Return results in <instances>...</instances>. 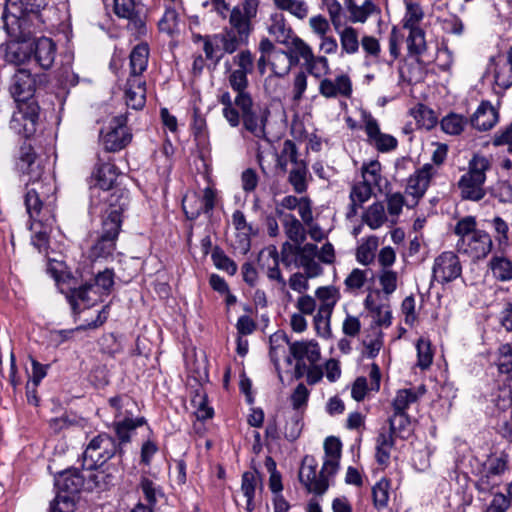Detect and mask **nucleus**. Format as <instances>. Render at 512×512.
I'll use <instances>...</instances> for the list:
<instances>
[{
  "instance_id": "nucleus-1",
  "label": "nucleus",
  "mask_w": 512,
  "mask_h": 512,
  "mask_svg": "<svg viewBox=\"0 0 512 512\" xmlns=\"http://www.w3.org/2000/svg\"><path fill=\"white\" fill-rule=\"evenodd\" d=\"M17 169L28 177L25 206L32 220V244L39 252L45 251L49 241V228L54 222L56 184L47 161L38 157L30 144L19 149Z\"/></svg>"
},
{
  "instance_id": "nucleus-2",
  "label": "nucleus",
  "mask_w": 512,
  "mask_h": 512,
  "mask_svg": "<svg viewBox=\"0 0 512 512\" xmlns=\"http://www.w3.org/2000/svg\"><path fill=\"white\" fill-rule=\"evenodd\" d=\"M114 277V271L106 268L99 271L92 281L71 289L66 297L73 311L78 310L80 303L88 308L99 301L103 295H109L114 286Z\"/></svg>"
},
{
  "instance_id": "nucleus-3",
  "label": "nucleus",
  "mask_w": 512,
  "mask_h": 512,
  "mask_svg": "<svg viewBox=\"0 0 512 512\" xmlns=\"http://www.w3.org/2000/svg\"><path fill=\"white\" fill-rule=\"evenodd\" d=\"M491 162L482 155H474L469 161L468 171L459 180V188L463 199L479 201L485 196L483 185L486 172L490 170Z\"/></svg>"
},
{
  "instance_id": "nucleus-4",
  "label": "nucleus",
  "mask_w": 512,
  "mask_h": 512,
  "mask_svg": "<svg viewBox=\"0 0 512 512\" xmlns=\"http://www.w3.org/2000/svg\"><path fill=\"white\" fill-rule=\"evenodd\" d=\"M243 128L258 139L268 140L266 126L270 116L267 107L255 106L251 95L235 97Z\"/></svg>"
},
{
  "instance_id": "nucleus-5",
  "label": "nucleus",
  "mask_w": 512,
  "mask_h": 512,
  "mask_svg": "<svg viewBox=\"0 0 512 512\" xmlns=\"http://www.w3.org/2000/svg\"><path fill=\"white\" fill-rule=\"evenodd\" d=\"M108 207L103 213L101 236L117 240L121 224L122 214L129 205V193L125 190H115L108 199Z\"/></svg>"
},
{
  "instance_id": "nucleus-6",
  "label": "nucleus",
  "mask_w": 512,
  "mask_h": 512,
  "mask_svg": "<svg viewBox=\"0 0 512 512\" xmlns=\"http://www.w3.org/2000/svg\"><path fill=\"white\" fill-rule=\"evenodd\" d=\"M117 453L122 455L123 450L117 445V441L107 433H100L90 440L83 452V465L96 468L103 465Z\"/></svg>"
},
{
  "instance_id": "nucleus-7",
  "label": "nucleus",
  "mask_w": 512,
  "mask_h": 512,
  "mask_svg": "<svg viewBox=\"0 0 512 512\" xmlns=\"http://www.w3.org/2000/svg\"><path fill=\"white\" fill-rule=\"evenodd\" d=\"M43 75L36 76L25 68H18L11 78L9 91L17 104L36 102L33 99L38 83H41Z\"/></svg>"
},
{
  "instance_id": "nucleus-8",
  "label": "nucleus",
  "mask_w": 512,
  "mask_h": 512,
  "mask_svg": "<svg viewBox=\"0 0 512 512\" xmlns=\"http://www.w3.org/2000/svg\"><path fill=\"white\" fill-rule=\"evenodd\" d=\"M127 115L120 114L110 121L109 131L101 133V142L107 152H118L132 141V133L127 126Z\"/></svg>"
},
{
  "instance_id": "nucleus-9",
  "label": "nucleus",
  "mask_w": 512,
  "mask_h": 512,
  "mask_svg": "<svg viewBox=\"0 0 512 512\" xmlns=\"http://www.w3.org/2000/svg\"><path fill=\"white\" fill-rule=\"evenodd\" d=\"M317 461L313 456L306 455L301 464L299 471V481L303 484L308 492L322 495L329 487L328 473L323 472V467L317 473Z\"/></svg>"
},
{
  "instance_id": "nucleus-10",
  "label": "nucleus",
  "mask_w": 512,
  "mask_h": 512,
  "mask_svg": "<svg viewBox=\"0 0 512 512\" xmlns=\"http://www.w3.org/2000/svg\"><path fill=\"white\" fill-rule=\"evenodd\" d=\"M362 123L367 136L366 142L375 150L388 153L397 148L398 140L390 134L381 132L379 122L370 113H363Z\"/></svg>"
},
{
  "instance_id": "nucleus-11",
  "label": "nucleus",
  "mask_w": 512,
  "mask_h": 512,
  "mask_svg": "<svg viewBox=\"0 0 512 512\" xmlns=\"http://www.w3.org/2000/svg\"><path fill=\"white\" fill-rule=\"evenodd\" d=\"M39 118V106L36 102L17 104V110L10 120V128L25 138L30 137L36 131Z\"/></svg>"
},
{
  "instance_id": "nucleus-12",
  "label": "nucleus",
  "mask_w": 512,
  "mask_h": 512,
  "mask_svg": "<svg viewBox=\"0 0 512 512\" xmlns=\"http://www.w3.org/2000/svg\"><path fill=\"white\" fill-rule=\"evenodd\" d=\"M507 469V461L502 457H491L484 464L475 482L479 493L488 494L501 483V476Z\"/></svg>"
},
{
  "instance_id": "nucleus-13",
  "label": "nucleus",
  "mask_w": 512,
  "mask_h": 512,
  "mask_svg": "<svg viewBox=\"0 0 512 512\" xmlns=\"http://www.w3.org/2000/svg\"><path fill=\"white\" fill-rule=\"evenodd\" d=\"M433 278L439 283H449L462 274L459 257L452 251H445L435 258L432 268Z\"/></svg>"
},
{
  "instance_id": "nucleus-14",
  "label": "nucleus",
  "mask_w": 512,
  "mask_h": 512,
  "mask_svg": "<svg viewBox=\"0 0 512 512\" xmlns=\"http://www.w3.org/2000/svg\"><path fill=\"white\" fill-rule=\"evenodd\" d=\"M456 247L458 252L468 255L473 260H480L491 252L492 239L487 232L480 230L466 239H458Z\"/></svg>"
},
{
  "instance_id": "nucleus-15",
  "label": "nucleus",
  "mask_w": 512,
  "mask_h": 512,
  "mask_svg": "<svg viewBox=\"0 0 512 512\" xmlns=\"http://www.w3.org/2000/svg\"><path fill=\"white\" fill-rule=\"evenodd\" d=\"M55 486L59 493L73 497L82 489L87 490L86 472L83 471V463L81 469L72 468L59 473L55 478Z\"/></svg>"
},
{
  "instance_id": "nucleus-16",
  "label": "nucleus",
  "mask_w": 512,
  "mask_h": 512,
  "mask_svg": "<svg viewBox=\"0 0 512 512\" xmlns=\"http://www.w3.org/2000/svg\"><path fill=\"white\" fill-rule=\"evenodd\" d=\"M48 4V0H9L6 5V9L3 12L2 20L3 27L8 34H10V27L8 24L9 16L6 11L11 12V18L13 21L18 20L20 17L27 14H37L41 9H43Z\"/></svg>"
},
{
  "instance_id": "nucleus-17",
  "label": "nucleus",
  "mask_w": 512,
  "mask_h": 512,
  "mask_svg": "<svg viewBox=\"0 0 512 512\" xmlns=\"http://www.w3.org/2000/svg\"><path fill=\"white\" fill-rule=\"evenodd\" d=\"M294 253L296 255L295 265L302 267L307 277L315 278L322 274V267L315 261L317 245L306 243L303 246H296L294 247Z\"/></svg>"
},
{
  "instance_id": "nucleus-18",
  "label": "nucleus",
  "mask_w": 512,
  "mask_h": 512,
  "mask_svg": "<svg viewBox=\"0 0 512 512\" xmlns=\"http://www.w3.org/2000/svg\"><path fill=\"white\" fill-rule=\"evenodd\" d=\"M34 61L42 69H50L57 55V47L55 42L48 37H40L35 39L30 47Z\"/></svg>"
},
{
  "instance_id": "nucleus-19",
  "label": "nucleus",
  "mask_w": 512,
  "mask_h": 512,
  "mask_svg": "<svg viewBox=\"0 0 512 512\" xmlns=\"http://www.w3.org/2000/svg\"><path fill=\"white\" fill-rule=\"evenodd\" d=\"M434 173L433 165L427 163L408 178L406 193L413 197L414 204L425 194Z\"/></svg>"
},
{
  "instance_id": "nucleus-20",
  "label": "nucleus",
  "mask_w": 512,
  "mask_h": 512,
  "mask_svg": "<svg viewBox=\"0 0 512 512\" xmlns=\"http://www.w3.org/2000/svg\"><path fill=\"white\" fill-rule=\"evenodd\" d=\"M319 93L325 98H349L352 94L351 79L346 74H341L335 79L324 78L320 81Z\"/></svg>"
},
{
  "instance_id": "nucleus-21",
  "label": "nucleus",
  "mask_w": 512,
  "mask_h": 512,
  "mask_svg": "<svg viewBox=\"0 0 512 512\" xmlns=\"http://www.w3.org/2000/svg\"><path fill=\"white\" fill-rule=\"evenodd\" d=\"M273 76H269L265 80V89L269 93H274L275 89L271 90V84L276 81V78L286 76L294 65L287 51L278 50L273 51L268 59Z\"/></svg>"
},
{
  "instance_id": "nucleus-22",
  "label": "nucleus",
  "mask_w": 512,
  "mask_h": 512,
  "mask_svg": "<svg viewBox=\"0 0 512 512\" xmlns=\"http://www.w3.org/2000/svg\"><path fill=\"white\" fill-rule=\"evenodd\" d=\"M126 104L128 107L140 110L146 103V81L142 76L129 77L125 90Z\"/></svg>"
},
{
  "instance_id": "nucleus-23",
  "label": "nucleus",
  "mask_w": 512,
  "mask_h": 512,
  "mask_svg": "<svg viewBox=\"0 0 512 512\" xmlns=\"http://www.w3.org/2000/svg\"><path fill=\"white\" fill-rule=\"evenodd\" d=\"M490 65L494 66V82L501 90L512 86V47L507 52V57L490 59Z\"/></svg>"
},
{
  "instance_id": "nucleus-24",
  "label": "nucleus",
  "mask_w": 512,
  "mask_h": 512,
  "mask_svg": "<svg viewBox=\"0 0 512 512\" xmlns=\"http://www.w3.org/2000/svg\"><path fill=\"white\" fill-rule=\"evenodd\" d=\"M289 351L296 361L308 362L310 365L318 362L321 356L320 347L313 340L292 342Z\"/></svg>"
},
{
  "instance_id": "nucleus-25",
  "label": "nucleus",
  "mask_w": 512,
  "mask_h": 512,
  "mask_svg": "<svg viewBox=\"0 0 512 512\" xmlns=\"http://www.w3.org/2000/svg\"><path fill=\"white\" fill-rule=\"evenodd\" d=\"M276 214L281 217L284 232L293 243L301 244L306 239V230L303 224L291 213H284L281 209H275Z\"/></svg>"
},
{
  "instance_id": "nucleus-26",
  "label": "nucleus",
  "mask_w": 512,
  "mask_h": 512,
  "mask_svg": "<svg viewBox=\"0 0 512 512\" xmlns=\"http://www.w3.org/2000/svg\"><path fill=\"white\" fill-rule=\"evenodd\" d=\"M341 442L334 436L327 437L324 441L325 458L323 472L328 475H335L339 469L341 458Z\"/></svg>"
},
{
  "instance_id": "nucleus-27",
  "label": "nucleus",
  "mask_w": 512,
  "mask_h": 512,
  "mask_svg": "<svg viewBox=\"0 0 512 512\" xmlns=\"http://www.w3.org/2000/svg\"><path fill=\"white\" fill-rule=\"evenodd\" d=\"M145 424L146 419L144 417H124L122 420H115L112 427L118 439V447L122 448L123 445L129 443L136 428Z\"/></svg>"
},
{
  "instance_id": "nucleus-28",
  "label": "nucleus",
  "mask_w": 512,
  "mask_h": 512,
  "mask_svg": "<svg viewBox=\"0 0 512 512\" xmlns=\"http://www.w3.org/2000/svg\"><path fill=\"white\" fill-rule=\"evenodd\" d=\"M498 121V112L489 102H482L471 117V125L480 130L491 129Z\"/></svg>"
},
{
  "instance_id": "nucleus-29",
  "label": "nucleus",
  "mask_w": 512,
  "mask_h": 512,
  "mask_svg": "<svg viewBox=\"0 0 512 512\" xmlns=\"http://www.w3.org/2000/svg\"><path fill=\"white\" fill-rule=\"evenodd\" d=\"M113 10L119 18L127 19L129 27L133 26L137 32L145 29V23L136 12L134 0H114Z\"/></svg>"
},
{
  "instance_id": "nucleus-30",
  "label": "nucleus",
  "mask_w": 512,
  "mask_h": 512,
  "mask_svg": "<svg viewBox=\"0 0 512 512\" xmlns=\"http://www.w3.org/2000/svg\"><path fill=\"white\" fill-rule=\"evenodd\" d=\"M119 176L117 168L112 163H103L96 167L92 175L94 186L104 191H108L114 187Z\"/></svg>"
},
{
  "instance_id": "nucleus-31",
  "label": "nucleus",
  "mask_w": 512,
  "mask_h": 512,
  "mask_svg": "<svg viewBox=\"0 0 512 512\" xmlns=\"http://www.w3.org/2000/svg\"><path fill=\"white\" fill-rule=\"evenodd\" d=\"M315 295L320 302L318 307L320 317L332 315L334 307L340 299L339 290L334 286H323L316 289Z\"/></svg>"
},
{
  "instance_id": "nucleus-32",
  "label": "nucleus",
  "mask_w": 512,
  "mask_h": 512,
  "mask_svg": "<svg viewBox=\"0 0 512 512\" xmlns=\"http://www.w3.org/2000/svg\"><path fill=\"white\" fill-rule=\"evenodd\" d=\"M304 162L306 161L299 158V151L295 142L289 139L285 140L280 153L277 155L276 167L282 172H287L289 163L296 167Z\"/></svg>"
},
{
  "instance_id": "nucleus-33",
  "label": "nucleus",
  "mask_w": 512,
  "mask_h": 512,
  "mask_svg": "<svg viewBox=\"0 0 512 512\" xmlns=\"http://www.w3.org/2000/svg\"><path fill=\"white\" fill-rule=\"evenodd\" d=\"M149 58V47L147 43L136 45L130 53V76H141L146 70Z\"/></svg>"
},
{
  "instance_id": "nucleus-34",
  "label": "nucleus",
  "mask_w": 512,
  "mask_h": 512,
  "mask_svg": "<svg viewBox=\"0 0 512 512\" xmlns=\"http://www.w3.org/2000/svg\"><path fill=\"white\" fill-rule=\"evenodd\" d=\"M362 221L370 229L377 230L385 223L390 222V219L385 212L384 204L381 202H375L365 210L362 215Z\"/></svg>"
},
{
  "instance_id": "nucleus-35",
  "label": "nucleus",
  "mask_w": 512,
  "mask_h": 512,
  "mask_svg": "<svg viewBox=\"0 0 512 512\" xmlns=\"http://www.w3.org/2000/svg\"><path fill=\"white\" fill-rule=\"evenodd\" d=\"M286 47L288 55L295 66L299 64L300 60H303L304 64H306L312 59V55L314 54L312 48L297 35L289 41Z\"/></svg>"
},
{
  "instance_id": "nucleus-36",
  "label": "nucleus",
  "mask_w": 512,
  "mask_h": 512,
  "mask_svg": "<svg viewBox=\"0 0 512 512\" xmlns=\"http://www.w3.org/2000/svg\"><path fill=\"white\" fill-rule=\"evenodd\" d=\"M389 434L402 439L408 438L412 433L411 419L407 413H393L389 417Z\"/></svg>"
},
{
  "instance_id": "nucleus-37",
  "label": "nucleus",
  "mask_w": 512,
  "mask_h": 512,
  "mask_svg": "<svg viewBox=\"0 0 512 512\" xmlns=\"http://www.w3.org/2000/svg\"><path fill=\"white\" fill-rule=\"evenodd\" d=\"M424 394L423 391L415 389H400L392 400L393 413H406L411 404H414Z\"/></svg>"
},
{
  "instance_id": "nucleus-38",
  "label": "nucleus",
  "mask_w": 512,
  "mask_h": 512,
  "mask_svg": "<svg viewBox=\"0 0 512 512\" xmlns=\"http://www.w3.org/2000/svg\"><path fill=\"white\" fill-rule=\"evenodd\" d=\"M99 467L89 468L87 465H83V471L86 472L87 477L88 491L94 489L105 490L112 483V476L99 469Z\"/></svg>"
},
{
  "instance_id": "nucleus-39",
  "label": "nucleus",
  "mask_w": 512,
  "mask_h": 512,
  "mask_svg": "<svg viewBox=\"0 0 512 512\" xmlns=\"http://www.w3.org/2000/svg\"><path fill=\"white\" fill-rule=\"evenodd\" d=\"M269 33L275 37L277 42L285 46L293 39V37L296 36L292 28L287 25L282 15H275L272 18V24L269 26Z\"/></svg>"
},
{
  "instance_id": "nucleus-40",
  "label": "nucleus",
  "mask_w": 512,
  "mask_h": 512,
  "mask_svg": "<svg viewBox=\"0 0 512 512\" xmlns=\"http://www.w3.org/2000/svg\"><path fill=\"white\" fill-rule=\"evenodd\" d=\"M395 445L392 434L381 432L376 439V461L380 465L387 466L390 460V454Z\"/></svg>"
},
{
  "instance_id": "nucleus-41",
  "label": "nucleus",
  "mask_w": 512,
  "mask_h": 512,
  "mask_svg": "<svg viewBox=\"0 0 512 512\" xmlns=\"http://www.w3.org/2000/svg\"><path fill=\"white\" fill-rule=\"evenodd\" d=\"M308 165L306 162L296 166L292 167L289 171L288 175V183L292 186L294 192L297 194H302L306 192L308 188Z\"/></svg>"
},
{
  "instance_id": "nucleus-42",
  "label": "nucleus",
  "mask_w": 512,
  "mask_h": 512,
  "mask_svg": "<svg viewBox=\"0 0 512 512\" xmlns=\"http://www.w3.org/2000/svg\"><path fill=\"white\" fill-rule=\"evenodd\" d=\"M347 10L353 23H365L372 14L378 12L377 6L371 0H366L362 5L349 1Z\"/></svg>"
},
{
  "instance_id": "nucleus-43",
  "label": "nucleus",
  "mask_w": 512,
  "mask_h": 512,
  "mask_svg": "<svg viewBox=\"0 0 512 512\" xmlns=\"http://www.w3.org/2000/svg\"><path fill=\"white\" fill-rule=\"evenodd\" d=\"M183 8L166 6L162 18L158 22L159 30L168 35H173L179 30L180 14Z\"/></svg>"
},
{
  "instance_id": "nucleus-44",
  "label": "nucleus",
  "mask_w": 512,
  "mask_h": 512,
  "mask_svg": "<svg viewBox=\"0 0 512 512\" xmlns=\"http://www.w3.org/2000/svg\"><path fill=\"white\" fill-rule=\"evenodd\" d=\"M219 102L223 105L222 115L229 125L236 128L240 125V113L235 105V98L232 99L229 92H223L219 98Z\"/></svg>"
},
{
  "instance_id": "nucleus-45",
  "label": "nucleus",
  "mask_w": 512,
  "mask_h": 512,
  "mask_svg": "<svg viewBox=\"0 0 512 512\" xmlns=\"http://www.w3.org/2000/svg\"><path fill=\"white\" fill-rule=\"evenodd\" d=\"M493 276L501 282L512 280V261L507 257L494 256L489 263Z\"/></svg>"
},
{
  "instance_id": "nucleus-46",
  "label": "nucleus",
  "mask_w": 512,
  "mask_h": 512,
  "mask_svg": "<svg viewBox=\"0 0 512 512\" xmlns=\"http://www.w3.org/2000/svg\"><path fill=\"white\" fill-rule=\"evenodd\" d=\"M201 40L203 42V51L206 59L213 61L214 64L217 65L224 55L218 34L206 35V37L201 38Z\"/></svg>"
},
{
  "instance_id": "nucleus-47",
  "label": "nucleus",
  "mask_w": 512,
  "mask_h": 512,
  "mask_svg": "<svg viewBox=\"0 0 512 512\" xmlns=\"http://www.w3.org/2000/svg\"><path fill=\"white\" fill-rule=\"evenodd\" d=\"M139 488L149 505L148 508L151 509L156 505L158 500L164 496L161 487L145 476L141 477Z\"/></svg>"
},
{
  "instance_id": "nucleus-48",
  "label": "nucleus",
  "mask_w": 512,
  "mask_h": 512,
  "mask_svg": "<svg viewBox=\"0 0 512 512\" xmlns=\"http://www.w3.org/2000/svg\"><path fill=\"white\" fill-rule=\"evenodd\" d=\"M229 22L232 26L230 31H235L240 37L248 38L251 32V18L241 14L240 7L232 9Z\"/></svg>"
},
{
  "instance_id": "nucleus-49",
  "label": "nucleus",
  "mask_w": 512,
  "mask_h": 512,
  "mask_svg": "<svg viewBox=\"0 0 512 512\" xmlns=\"http://www.w3.org/2000/svg\"><path fill=\"white\" fill-rule=\"evenodd\" d=\"M372 185L362 181L356 183L350 192V200L353 202V214H357V210L363 203L369 200L373 193Z\"/></svg>"
},
{
  "instance_id": "nucleus-50",
  "label": "nucleus",
  "mask_w": 512,
  "mask_h": 512,
  "mask_svg": "<svg viewBox=\"0 0 512 512\" xmlns=\"http://www.w3.org/2000/svg\"><path fill=\"white\" fill-rule=\"evenodd\" d=\"M342 53L355 54L359 50L358 32L351 26L339 31Z\"/></svg>"
},
{
  "instance_id": "nucleus-51",
  "label": "nucleus",
  "mask_w": 512,
  "mask_h": 512,
  "mask_svg": "<svg viewBox=\"0 0 512 512\" xmlns=\"http://www.w3.org/2000/svg\"><path fill=\"white\" fill-rule=\"evenodd\" d=\"M390 481L386 478L380 479L372 487L373 505L377 510L387 507L389 502Z\"/></svg>"
},
{
  "instance_id": "nucleus-52",
  "label": "nucleus",
  "mask_w": 512,
  "mask_h": 512,
  "mask_svg": "<svg viewBox=\"0 0 512 512\" xmlns=\"http://www.w3.org/2000/svg\"><path fill=\"white\" fill-rule=\"evenodd\" d=\"M116 248V240L100 236L98 241L91 247L90 257L94 260L107 259L111 257Z\"/></svg>"
},
{
  "instance_id": "nucleus-53",
  "label": "nucleus",
  "mask_w": 512,
  "mask_h": 512,
  "mask_svg": "<svg viewBox=\"0 0 512 512\" xmlns=\"http://www.w3.org/2000/svg\"><path fill=\"white\" fill-rule=\"evenodd\" d=\"M467 118L457 113H449L441 120V129L450 135H459L467 125Z\"/></svg>"
},
{
  "instance_id": "nucleus-54",
  "label": "nucleus",
  "mask_w": 512,
  "mask_h": 512,
  "mask_svg": "<svg viewBox=\"0 0 512 512\" xmlns=\"http://www.w3.org/2000/svg\"><path fill=\"white\" fill-rule=\"evenodd\" d=\"M407 47L411 55L421 56L426 50L425 34L421 28H409Z\"/></svg>"
},
{
  "instance_id": "nucleus-55",
  "label": "nucleus",
  "mask_w": 512,
  "mask_h": 512,
  "mask_svg": "<svg viewBox=\"0 0 512 512\" xmlns=\"http://www.w3.org/2000/svg\"><path fill=\"white\" fill-rule=\"evenodd\" d=\"M378 244L376 236L368 237L356 250L357 261L363 265H369L375 257Z\"/></svg>"
},
{
  "instance_id": "nucleus-56",
  "label": "nucleus",
  "mask_w": 512,
  "mask_h": 512,
  "mask_svg": "<svg viewBox=\"0 0 512 512\" xmlns=\"http://www.w3.org/2000/svg\"><path fill=\"white\" fill-rule=\"evenodd\" d=\"M248 73L243 72L242 70H230L227 76V80L229 86L232 88L234 92H236L235 97H240L242 95H251L248 91Z\"/></svg>"
},
{
  "instance_id": "nucleus-57",
  "label": "nucleus",
  "mask_w": 512,
  "mask_h": 512,
  "mask_svg": "<svg viewBox=\"0 0 512 512\" xmlns=\"http://www.w3.org/2000/svg\"><path fill=\"white\" fill-rule=\"evenodd\" d=\"M417 349V366L422 369H428L433 362V351L430 340L419 338L416 343Z\"/></svg>"
},
{
  "instance_id": "nucleus-58",
  "label": "nucleus",
  "mask_w": 512,
  "mask_h": 512,
  "mask_svg": "<svg viewBox=\"0 0 512 512\" xmlns=\"http://www.w3.org/2000/svg\"><path fill=\"white\" fill-rule=\"evenodd\" d=\"M369 270L354 268L344 281L345 289L349 293H357L361 290L368 279Z\"/></svg>"
},
{
  "instance_id": "nucleus-59",
  "label": "nucleus",
  "mask_w": 512,
  "mask_h": 512,
  "mask_svg": "<svg viewBox=\"0 0 512 512\" xmlns=\"http://www.w3.org/2000/svg\"><path fill=\"white\" fill-rule=\"evenodd\" d=\"M275 5L301 20L306 18L309 13L308 5L303 0H279L275 2Z\"/></svg>"
},
{
  "instance_id": "nucleus-60",
  "label": "nucleus",
  "mask_w": 512,
  "mask_h": 512,
  "mask_svg": "<svg viewBox=\"0 0 512 512\" xmlns=\"http://www.w3.org/2000/svg\"><path fill=\"white\" fill-rule=\"evenodd\" d=\"M214 206H215V192L210 187H207L204 189L203 196L200 200V207L195 212L189 213L187 211V207H186V199L183 200V209H184L186 215L191 219L196 218L200 213H209L210 211L213 210Z\"/></svg>"
},
{
  "instance_id": "nucleus-61",
  "label": "nucleus",
  "mask_w": 512,
  "mask_h": 512,
  "mask_svg": "<svg viewBox=\"0 0 512 512\" xmlns=\"http://www.w3.org/2000/svg\"><path fill=\"white\" fill-rule=\"evenodd\" d=\"M386 202L388 214L390 217V224L395 225L399 215L402 212L403 206L406 204L405 198L400 192H395L387 194Z\"/></svg>"
},
{
  "instance_id": "nucleus-62",
  "label": "nucleus",
  "mask_w": 512,
  "mask_h": 512,
  "mask_svg": "<svg viewBox=\"0 0 512 512\" xmlns=\"http://www.w3.org/2000/svg\"><path fill=\"white\" fill-rule=\"evenodd\" d=\"M218 37L220 38L224 53L228 54L234 53L241 44L247 41V38L240 37V35L235 33V31L230 30L219 33Z\"/></svg>"
},
{
  "instance_id": "nucleus-63",
  "label": "nucleus",
  "mask_w": 512,
  "mask_h": 512,
  "mask_svg": "<svg viewBox=\"0 0 512 512\" xmlns=\"http://www.w3.org/2000/svg\"><path fill=\"white\" fill-rule=\"evenodd\" d=\"M379 284L385 295L393 294L398 286V273L391 269H382L378 276Z\"/></svg>"
},
{
  "instance_id": "nucleus-64",
  "label": "nucleus",
  "mask_w": 512,
  "mask_h": 512,
  "mask_svg": "<svg viewBox=\"0 0 512 512\" xmlns=\"http://www.w3.org/2000/svg\"><path fill=\"white\" fill-rule=\"evenodd\" d=\"M497 367L501 373L512 372V344H502L498 348Z\"/></svg>"
}]
</instances>
